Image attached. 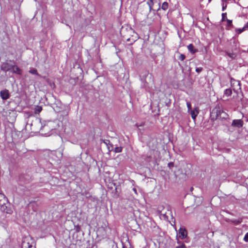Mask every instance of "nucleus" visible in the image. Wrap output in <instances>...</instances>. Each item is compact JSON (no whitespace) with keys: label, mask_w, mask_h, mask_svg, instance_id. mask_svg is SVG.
<instances>
[{"label":"nucleus","mask_w":248,"mask_h":248,"mask_svg":"<svg viewBox=\"0 0 248 248\" xmlns=\"http://www.w3.org/2000/svg\"><path fill=\"white\" fill-rule=\"evenodd\" d=\"M245 30H246L244 29V27H243L242 29H237L236 30V32L238 34H240Z\"/></svg>","instance_id":"nucleus-21"},{"label":"nucleus","mask_w":248,"mask_h":248,"mask_svg":"<svg viewBox=\"0 0 248 248\" xmlns=\"http://www.w3.org/2000/svg\"><path fill=\"white\" fill-rule=\"evenodd\" d=\"M232 94V90L230 89H227L224 91V94L227 96H231Z\"/></svg>","instance_id":"nucleus-15"},{"label":"nucleus","mask_w":248,"mask_h":248,"mask_svg":"<svg viewBox=\"0 0 248 248\" xmlns=\"http://www.w3.org/2000/svg\"><path fill=\"white\" fill-rule=\"evenodd\" d=\"M227 55L232 59H234L236 57V55L233 53H227Z\"/></svg>","instance_id":"nucleus-19"},{"label":"nucleus","mask_w":248,"mask_h":248,"mask_svg":"<svg viewBox=\"0 0 248 248\" xmlns=\"http://www.w3.org/2000/svg\"><path fill=\"white\" fill-rule=\"evenodd\" d=\"M168 8V3L167 2H164L161 6V8L164 10H166Z\"/></svg>","instance_id":"nucleus-17"},{"label":"nucleus","mask_w":248,"mask_h":248,"mask_svg":"<svg viewBox=\"0 0 248 248\" xmlns=\"http://www.w3.org/2000/svg\"><path fill=\"white\" fill-rule=\"evenodd\" d=\"M133 190H134V191H135V192L136 191V190L135 188H134Z\"/></svg>","instance_id":"nucleus-33"},{"label":"nucleus","mask_w":248,"mask_h":248,"mask_svg":"<svg viewBox=\"0 0 248 248\" xmlns=\"http://www.w3.org/2000/svg\"><path fill=\"white\" fill-rule=\"evenodd\" d=\"M187 48L188 50L192 54H194L197 51V50L194 48L193 45L191 44H189L187 46Z\"/></svg>","instance_id":"nucleus-12"},{"label":"nucleus","mask_w":248,"mask_h":248,"mask_svg":"<svg viewBox=\"0 0 248 248\" xmlns=\"http://www.w3.org/2000/svg\"><path fill=\"white\" fill-rule=\"evenodd\" d=\"M202 70V67H198V68H196V71L197 73H200V72H201Z\"/></svg>","instance_id":"nucleus-28"},{"label":"nucleus","mask_w":248,"mask_h":248,"mask_svg":"<svg viewBox=\"0 0 248 248\" xmlns=\"http://www.w3.org/2000/svg\"><path fill=\"white\" fill-rule=\"evenodd\" d=\"M146 78H148L147 80H145L143 86L146 88L148 86L150 83H153L154 82L153 76L151 74H147L146 75Z\"/></svg>","instance_id":"nucleus-5"},{"label":"nucleus","mask_w":248,"mask_h":248,"mask_svg":"<svg viewBox=\"0 0 248 248\" xmlns=\"http://www.w3.org/2000/svg\"><path fill=\"white\" fill-rule=\"evenodd\" d=\"M231 87L234 92L237 93L241 90L240 82L239 81L235 80V79L231 78L230 79Z\"/></svg>","instance_id":"nucleus-2"},{"label":"nucleus","mask_w":248,"mask_h":248,"mask_svg":"<svg viewBox=\"0 0 248 248\" xmlns=\"http://www.w3.org/2000/svg\"><path fill=\"white\" fill-rule=\"evenodd\" d=\"M244 29L246 30L247 29H248V22L244 26Z\"/></svg>","instance_id":"nucleus-30"},{"label":"nucleus","mask_w":248,"mask_h":248,"mask_svg":"<svg viewBox=\"0 0 248 248\" xmlns=\"http://www.w3.org/2000/svg\"><path fill=\"white\" fill-rule=\"evenodd\" d=\"M186 105L188 108V112H189L190 110H191V105L190 102H187Z\"/></svg>","instance_id":"nucleus-23"},{"label":"nucleus","mask_w":248,"mask_h":248,"mask_svg":"<svg viewBox=\"0 0 248 248\" xmlns=\"http://www.w3.org/2000/svg\"><path fill=\"white\" fill-rule=\"evenodd\" d=\"M223 114V118H225L227 116V114L225 112H223V111L222 112H220V110L218 111H217V117H221V115Z\"/></svg>","instance_id":"nucleus-16"},{"label":"nucleus","mask_w":248,"mask_h":248,"mask_svg":"<svg viewBox=\"0 0 248 248\" xmlns=\"http://www.w3.org/2000/svg\"><path fill=\"white\" fill-rule=\"evenodd\" d=\"M209 2H211V0H208Z\"/></svg>","instance_id":"nucleus-35"},{"label":"nucleus","mask_w":248,"mask_h":248,"mask_svg":"<svg viewBox=\"0 0 248 248\" xmlns=\"http://www.w3.org/2000/svg\"><path fill=\"white\" fill-rule=\"evenodd\" d=\"M7 203V200L3 193L0 192V206H1V210L3 212L9 213L8 210H6L7 207L5 204Z\"/></svg>","instance_id":"nucleus-1"},{"label":"nucleus","mask_w":248,"mask_h":248,"mask_svg":"<svg viewBox=\"0 0 248 248\" xmlns=\"http://www.w3.org/2000/svg\"><path fill=\"white\" fill-rule=\"evenodd\" d=\"M244 240L245 242H248V232L245 234L244 237Z\"/></svg>","instance_id":"nucleus-25"},{"label":"nucleus","mask_w":248,"mask_h":248,"mask_svg":"<svg viewBox=\"0 0 248 248\" xmlns=\"http://www.w3.org/2000/svg\"><path fill=\"white\" fill-rule=\"evenodd\" d=\"M0 95L3 100H7L10 97L9 91L6 89L0 92Z\"/></svg>","instance_id":"nucleus-4"},{"label":"nucleus","mask_w":248,"mask_h":248,"mask_svg":"<svg viewBox=\"0 0 248 248\" xmlns=\"http://www.w3.org/2000/svg\"><path fill=\"white\" fill-rule=\"evenodd\" d=\"M232 222L235 224H239L242 222V219H235Z\"/></svg>","instance_id":"nucleus-22"},{"label":"nucleus","mask_w":248,"mask_h":248,"mask_svg":"<svg viewBox=\"0 0 248 248\" xmlns=\"http://www.w3.org/2000/svg\"><path fill=\"white\" fill-rule=\"evenodd\" d=\"M232 126L241 127L243 125V122L241 120H234L232 121Z\"/></svg>","instance_id":"nucleus-7"},{"label":"nucleus","mask_w":248,"mask_h":248,"mask_svg":"<svg viewBox=\"0 0 248 248\" xmlns=\"http://www.w3.org/2000/svg\"><path fill=\"white\" fill-rule=\"evenodd\" d=\"M52 122H48L46 124L44 125L41 128L42 131L46 132L47 130H52L54 127L51 126Z\"/></svg>","instance_id":"nucleus-6"},{"label":"nucleus","mask_w":248,"mask_h":248,"mask_svg":"<svg viewBox=\"0 0 248 248\" xmlns=\"http://www.w3.org/2000/svg\"><path fill=\"white\" fill-rule=\"evenodd\" d=\"M11 66L7 63H4L1 65V69L3 71H7L11 70Z\"/></svg>","instance_id":"nucleus-10"},{"label":"nucleus","mask_w":248,"mask_h":248,"mask_svg":"<svg viewBox=\"0 0 248 248\" xmlns=\"http://www.w3.org/2000/svg\"><path fill=\"white\" fill-rule=\"evenodd\" d=\"M222 11H224L227 7V4H225V3H224V2H222Z\"/></svg>","instance_id":"nucleus-29"},{"label":"nucleus","mask_w":248,"mask_h":248,"mask_svg":"<svg viewBox=\"0 0 248 248\" xmlns=\"http://www.w3.org/2000/svg\"><path fill=\"white\" fill-rule=\"evenodd\" d=\"M226 22L227 23V25L229 26H231L232 25V21L231 20L227 19Z\"/></svg>","instance_id":"nucleus-24"},{"label":"nucleus","mask_w":248,"mask_h":248,"mask_svg":"<svg viewBox=\"0 0 248 248\" xmlns=\"http://www.w3.org/2000/svg\"><path fill=\"white\" fill-rule=\"evenodd\" d=\"M186 56L184 54H181L180 56H179V59L181 60V61L184 60Z\"/></svg>","instance_id":"nucleus-26"},{"label":"nucleus","mask_w":248,"mask_h":248,"mask_svg":"<svg viewBox=\"0 0 248 248\" xmlns=\"http://www.w3.org/2000/svg\"><path fill=\"white\" fill-rule=\"evenodd\" d=\"M222 0V2L225 3V2H226L227 1V0Z\"/></svg>","instance_id":"nucleus-32"},{"label":"nucleus","mask_w":248,"mask_h":248,"mask_svg":"<svg viewBox=\"0 0 248 248\" xmlns=\"http://www.w3.org/2000/svg\"><path fill=\"white\" fill-rule=\"evenodd\" d=\"M178 237L181 239H184L187 236V232L185 228H180L178 231Z\"/></svg>","instance_id":"nucleus-3"},{"label":"nucleus","mask_w":248,"mask_h":248,"mask_svg":"<svg viewBox=\"0 0 248 248\" xmlns=\"http://www.w3.org/2000/svg\"><path fill=\"white\" fill-rule=\"evenodd\" d=\"M42 110V108L40 106H36L34 108V111L35 114L39 113Z\"/></svg>","instance_id":"nucleus-14"},{"label":"nucleus","mask_w":248,"mask_h":248,"mask_svg":"<svg viewBox=\"0 0 248 248\" xmlns=\"http://www.w3.org/2000/svg\"><path fill=\"white\" fill-rule=\"evenodd\" d=\"M23 246L27 248H31L32 247V244H30V241L28 239L25 240L22 243Z\"/></svg>","instance_id":"nucleus-11"},{"label":"nucleus","mask_w":248,"mask_h":248,"mask_svg":"<svg viewBox=\"0 0 248 248\" xmlns=\"http://www.w3.org/2000/svg\"><path fill=\"white\" fill-rule=\"evenodd\" d=\"M168 165H169V167H170V166H172V165H173V164H172V163H169V164H168Z\"/></svg>","instance_id":"nucleus-31"},{"label":"nucleus","mask_w":248,"mask_h":248,"mask_svg":"<svg viewBox=\"0 0 248 248\" xmlns=\"http://www.w3.org/2000/svg\"><path fill=\"white\" fill-rule=\"evenodd\" d=\"M122 151V148L121 147H117L115 148L114 151L115 153H120Z\"/></svg>","instance_id":"nucleus-20"},{"label":"nucleus","mask_w":248,"mask_h":248,"mask_svg":"<svg viewBox=\"0 0 248 248\" xmlns=\"http://www.w3.org/2000/svg\"><path fill=\"white\" fill-rule=\"evenodd\" d=\"M176 248H186V247L185 244H182L180 246L176 247Z\"/></svg>","instance_id":"nucleus-27"},{"label":"nucleus","mask_w":248,"mask_h":248,"mask_svg":"<svg viewBox=\"0 0 248 248\" xmlns=\"http://www.w3.org/2000/svg\"><path fill=\"white\" fill-rule=\"evenodd\" d=\"M151 8H152V6H150V9H151Z\"/></svg>","instance_id":"nucleus-34"},{"label":"nucleus","mask_w":248,"mask_h":248,"mask_svg":"<svg viewBox=\"0 0 248 248\" xmlns=\"http://www.w3.org/2000/svg\"><path fill=\"white\" fill-rule=\"evenodd\" d=\"M189 113L191 114L192 118L195 120L199 114L198 108H195L193 110H190Z\"/></svg>","instance_id":"nucleus-8"},{"label":"nucleus","mask_w":248,"mask_h":248,"mask_svg":"<svg viewBox=\"0 0 248 248\" xmlns=\"http://www.w3.org/2000/svg\"><path fill=\"white\" fill-rule=\"evenodd\" d=\"M11 70H12L13 73H16L18 75H21L22 73L21 70L16 65L12 66Z\"/></svg>","instance_id":"nucleus-9"},{"label":"nucleus","mask_w":248,"mask_h":248,"mask_svg":"<svg viewBox=\"0 0 248 248\" xmlns=\"http://www.w3.org/2000/svg\"><path fill=\"white\" fill-rule=\"evenodd\" d=\"M227 18V14L226 13H222V21H226Z\"/></svg>","instance_id":"nucleus-18"},{"label":"nucleus","mask_w":248,"mask_h":248,"mask_svg":"<svg viewBox=\"0 0 248 248\" xmlns=\"http://www.w3.org/2000/svg\"><path fill=\"white\" fill-rule=\"evenodd\" d=\"M29 73H31V74L36 75L38 76V77L42 78V76L38 73L37 70H36L34 68L31 69L29 70Z\"/></svg>","instance_id":"nucleus-13"}]
</instances>
